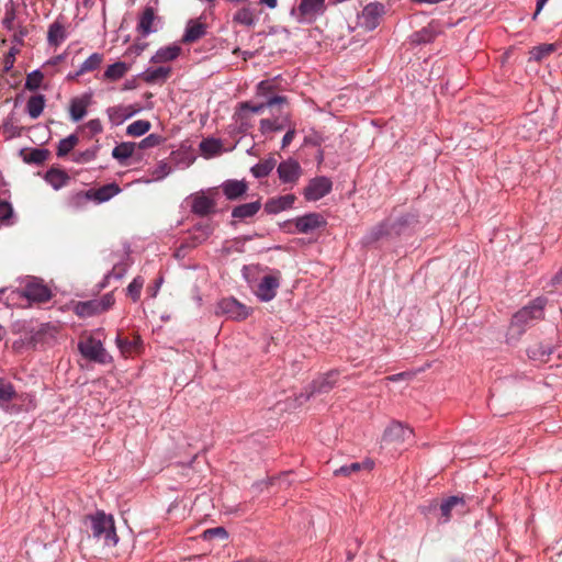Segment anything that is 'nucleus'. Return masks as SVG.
<instances>
[{"label": "nucleus", "instance_id": "obj_1", "mask_svg": "<svg viewBox=\"0 0 562 562\" xmlns=\"http://www.w3.org/2000/svg\"><path fill=\"white\" fill-rule=\"evenodd\" d=\"M83 525L87 532L95 540L101 541L104 547H115L119 537L116 533L114 518L102 510L85 516Z\"/></svg>", "mask_w": 562, "mask_h": 562}, {"label": "nucleus", "instance_id": "obj_2", "mask_svg": "<svg viewBox=\"0 0 562 562\" xmlns=\"http://www.w3.org/2000/svg\"><path fill=\"white\" fill-rule=\"evenodd\" d=\"M543 306L544 300L537 299L530 305L525 306L520 311H518L512 319V323L508 327L507 331V341L514 342L519 339V337L525 331V327L531 322L536 319H540L543 316Z\"/></svg>", "mask_w": 562, "mask_h": 562}, {"label": "nucleus", "instance_id": "obj_3", "mask_svg": "<svg viewBox=\"0 0 562 562\" xmlns=\"http://www.w3.org/2000/svg\"><path fill=\"white\" fill-rule=\"evenodd\" d=\"M78 349L82 357L90 361L101 364H105L110 361V356L103 348L102 342L91 335L81 336L78 342Z\"/></svg>", "mask_w": 562, "mask_h": 562}, {"label": "nucleus", "instance_id": "obj_4", "mask_svg": "<svg viewBox=\"0 0 562 562\" xmlns=\"http://www.w3.org/2000/svg\"><path fill=\"white\" fill-rule=\"evenodd\" d=\"M280 280L281 272L279 270H272L271 273L263 276L255 291L256 295L263 302L273 300L280 286Z\"/></svg>", "mask_w": 562, "mask_h": 562}, {"label": "nucleus", "instance_id": "obj_5", "mask_svg": "<svg viewBox=\"0 0 562 562\" xmlns=\"http://www.w3.org/2000/svg\"><path fill=\"white\" fill-rule=\"evenodd\" d=\"M326 10L325 0H301L297 10H293V14H297L300 22L311 23L315 19L323 14Z\"/></svg>", "mask_w": 562, "mask_h": 562}, {"label": "nucleus", "instance_id": "obj_6", "mask_svg": "<svg viewBox=\"0 0 562 562\" xmlns=\"http://www.w3.org/2000/svg\"><path fill=\"white\" fill-rule=\"evenodd\" d=\"M414 431L398 422H393L383 434V441L386 443L402 445L412 441Z\"/></svg>", "mask_w": 562, "mask_h": 562}, {"label": "nucleus", "instance_id": "obj_7", "mask_svg": "<svg viewBox=\"0 0 562 562\" xmlns=\"http://www.w3.org/2000/svg\"><path fill=\"white\" fill-rule=\"evenodd\" d=\"M22 295L32 302L46 303L52 299L53 293L42 281L33 279L24 285Z\"/></svg>", "mask_w": 562, "mask_h": 562}, {"label": "nucleus", "instance_id": "obj_8", "mask_svg": "<svg viewBox=\"0 0 562 562\" xmlns=\"http://www.w3.org/2000/svg\"><path fill=\"white\" fill-rule=\"evenodd\" d=\"M383 14V5L379 3H369L358 15V25L366 31L374 30Z\"/></svg>", "mask_w": 562, "mask_h": 562}, {"label": "nucleus", "instance_id": "obj_9", "mask_svg": "<svg viewBox=\"0 0 562 562\" xmlns=\"http://www.w3.org/2000/svg\"><path fill=\"white\" fill-rule=\"evenodd\" d=\"M331 190V181L326 177L312 179L304 189V196L308 201H317Z\"/></svg>", "mask_w": 562, "mask_h": 562}, {"label": "nucleus", "instance_id": "obj_10", "mask_svg": "<svg viewBox=\"0 0 562 562\" xmlns=\"http://www.w3.org/2000/svg\"><path fill=\"white\" fill-rule=\"evenodd\" d=\"M217 313L226 314L233 319H245L249 310L233 297L223 299L217 305Z\"/></svg>", "mask_w": 562, "mask_h": 562}, {"label": "nucleus", "instance_id": "obj_11", "mask_svg": "<svg viewBox=\"0 0 562 562\" xmlns=\"http://www.w3.org/2000/svg\"><path fill=\"white\" fill-rule=\"evenodd\" d=\"M277 172L283 183L294 184L302 175V168L296 160L288 159L278 165Z\"/></svg>", "mask_w": 562, "mask_h": 562}, {"label": "nucleus", "instance_id": "obj_12", "mask_svg": "<svg viewBox=\"0 0 562 562\" xmlns=\"http://www.w3.org/2000/svg\"><path fill=\"white\" fill-rule=\"evenodd\" d=\"M216 201L204 192L191 195V211L200 216H207L215 213Z\"/></svg>", "mask_w": 562, "mask_h": 562}, {"label": "nucleus", "instance_id": "obj_13", "mask_svg": "<svg viewBox=\"0 0 562 562\" xmlns=\"http://www.w3.org/2000/svg\"><path fill=\"white\" fill-rule=\"evenodd\" d=\"M299 233L308 234L326 225V221L319 213H308L294 221Z\"/></svg>", "mask_w": 562, "mask_h": 562}, {"label": "nucleus", "instance_id": "obj_14", "mask_svg": "<svg viewBox=\"0 0 562 562\" xmlns=\"http://www.w3.org/2000/svg\"><path fill=\"white\" fill-rule=\"evenodd\" d=\"M121 192V188L115 182L104 184L98 189H90L81 194L88 199L95 201L97 203H103L115 196Z\"/></svg>", "mask_w": 562, "mask_h": 562}, {"label": "nucleus", "instance_id": "obj_15", "mask_svg": "<svg viewBox=\"0 0 562 562\" xmlns=\"http://www.w3.org/2000/svg\"><path fill=\"white\" fill-rule=\"evenodd\" d=\"M92 102V95L90 93H83L79 97H75L70 100L69 114L74 122L81 121L86 114L89 105Z\"/></svg>", "mask_w": 562, "mask_h": 562}, {"label": "nucleus", "instance_id": "obj_16", "mask_svg": "<svg viewBox=\"0 0 562 562\" xmlns=\"http://www.w3.org/2000/svg\"><path fill=\"white\" fill-rule=\"evenodd\" d=\"M221 189L227 200L235 201L241 199L247 190L248 183L245 180H226L222 183Z\"/></svg>", "mask_w": 562, "mask_h": 562}, {"label": "nucleus", "instance_id": "obj_17", "mask_svg": "<svg viewBox=\"0 0 562 562\" xmlns=\"http://www.w3.org/2000/svg\"><path fill=\"white\" fill-rule=\"evenodd\" d=\"M116 345L124 357H130L140 351L143 341L138 335L127 337L119 334L116 337Z\"/></svg>", "mask_w": 562, "mask_h": 562}, {"label": "nucleus", "instance_id": "obj_18", "mask_svg": "<svg viewBox=\"0 0 562 562\" xmlns=\"http://www.w3.org/2000/svg\"><path fill=\"white\" fill-rule=\"evenodd\" d=\"M453 509H457L459 514H464L467 512L465 502L463 497L450 496L449 498L441 503L440 512L442 522H447L450 520Z\"/></svg>", "mask_w": 562, "mask_h": 562}, {"label": "nucleus", "instance_id": "obj_19", "mask_svg": "<svg viewBox=\"0 0 562 562\" xmlns=\"http://www.w3.org/2000/svg\"><path fill=\"white\" fill-rule=\"evenodd\" d=\"M294 194H285L282 196L271 198L265 204V210L269 214H277L290 209L295 202Z\"/></svg>", "mask_w": 562, "mask_h": 562}, {"label": "nucleus", "instance_id": "obj_20", "mask_svg": "<svg viewBox=\"0 0 562 562\" xmlns=\"http://www.w3.org/2000/svg\"><path fill=\"white\" fill-rule=\"evenodd\" d=\"M206 34V25L198 20H190L187 24L186 32L181 42L183 44H191Z\"/></svg>", "mask_w": 562, "mask_h": 562}, {"label": "nucleus", "instance_id": "obj_21", "mask_svg": "<svg viewBox=\"0 0 562 562\" xmlns=\"http://www.w3.org/2000/svg\"><path fill=\"white\" fill-rule=\"evenodd\" d=\"M338 372L330 371L319 379L315 380L312 384V393L311 394H323L328 393L337 383Z\"/></svg>", "mask_w": 562, "mask_h": 562}, {"label": "nucleus", "instance_id": "obj_22", "mask_svg": "<svg viewBox=\"0 0 562 562\" xmlns=\"http://www.w3.org/2000/svg\"><path fill=\"white\" fill-rule=\"evenodd\" d=\"M155 20V10L151 7H146L139 16V21L136 27L137 32L144 37L154 32L155 29L153 25Z\"/></svg>", "mask_w": 562, "mask_h": 562}, {"label": "nucleus", "instance_id": "obj_23", "mask_svg": "<svg viewBox=\"0 0 562 562\" xmlns=\"http://www.w3.org/2000/svg\"><path fill=\"white\" fill-rule=\"evenodd\" d=\"M67 37L66 26L59 21H54L47 32V42L50 46H59Z\"/></svg>", "mask_w": 562, "mask_h": 562}, {"label": "nucleus", "instance_id": "obj_24", "mask_svg": "<svg viewBox=\"0 0 562 562\" xmlns=\"http://www.w3.org/2000/svg\"><path fill=\"white\" fill-rule=\"evenodd\" d=\"M261 209L260 201H255L250 203H245L237 205L232 211V217L238 218V220H246L249 217L255 216L259 210Z\"/></svg>", "mask_w": 562, "mask_h": 562}, {"label": "nucleus", "instance_id": "obj_25", "mask_svg": "<svg viewBox=\"0 0 562 562\" xmlns=\"http://www.w3.org/2000/svg\"><path fill=\"white\" fill-rule=\"evenodd\" d=\"M391 234V225L387 221L373 226L363 237L364 244H372Z\"/></svg>", "mask_w": 562, "mask_h": 562}, {"label": "nucleus", "instance_id": "obj_26", "mask_svg": "<svg viewBox=\"0 0 562 562\" xmlns=\"http://www.w3.org/2000/svg\"><path fill=\"white\" fill-rule=\"evenodd\" d=\"M106 113H108L110 121L113 124L119 125L122 122H124L126 119L131 117L134 114V110H132L131 106L116 105V106L109 108L106 110Z\"/></svg>", "mask_w": 562, "mask_h": 562}, {"label": "nucleus", "instance_id": "obj_27", "mask_svg": "<svg viewBox=\"0 0 562 562\" xmlns=\"http://www.w3.org/2000/svg\"><path fill=\"white\" fill-rule=\"evenodd\" d=\"M373 468V462L370 460L363 462H353L347 465H342L339 469L334 471V474L337 476H350L353 473H357L361 470L370 471Z\"/></svg>", "mask_w": 562, "mask_h": 562}, {"label": "nucleus", "instance_id": "obj_28", "mask_svg": "<svg viewBox=\"0 0 562 562\" xmlns=\"http://www.w3.org/2000/svg\"><path fill=\"white\" fill-rule=\"evenodd\" d=\"M49 154V150L44 148H33L30 151H21L24 162L34 165L44 164L48 159Z\"/></svg>", "mask_w": 562, "mask_h": 562}, {"label": "nucleus", "instance_id": "obj_29", "mask_svg": "<svg viewBox=\"0 0 562 562\" xmlns=\"http://www.w3.org/2000/svg\"><path fill=\"white\" fill-rule=\"evenodd\" d=\"M257 20L255 9L244 7L239 9L233 16V22L245 26H254Z\"/></svg>", "mask_w": 562, "mask_h": 562}, {"label": "nucleus", "instance_id": "obj_30", "mask_svg": "<svg viewBox=\"0 0 562 562\" xmlns=\"http://www.w3.org/2000/svg\"><path fill=\"white\" fill-rule=\"evenodd\" d=\"M181 48L178 45L162 47L156 52L151 60L154 63H167L176 59L179 56Z\"/></svg>", "mask_w": 562, "mask_h": 562}, {"label": "nucleus", "instance_id": "obj_31", "mask_svg": "<svg viewBox=\"0 0 562 562\" xmlns=\"http://www.w3.org/2000/svg\"><path fill=\"white\" fill-rule=\"evenodd\" d=\"M171 75V68L167 66H160L157 68H149L145 72V81L148 83H156L159 81L167 80Z\"/></svg>", "mask_w": 562, "mask_h": 562}, {"label": "nucleus", "instance_id": "obj_32", "mask_svg": "<svg viewBox=\"0 0 562 562\" xmlns=\"http://www.w3.org/2000/svg\"><path fill=\"white\" fill-rule=\"evenodd\" d=\"M45 97L43 94L32 95L26 103V111L32 119H37L45 108Z\"/></svg>", "mask_w": 562, "mask_h": 562}, {"label": "nucleus", "instance_id": "obj_33", "mask_svg": "<svg viewBox=\"0 0 562 562\" xmlns=\"http://www.w3.org/2000/svg\"><path fill=\"white\" fill-rule=\"evenodd\" d=\"M552 347L549 345L543 346L542 344H535L529 346L527 353L530 359L546 362L548 357L552 353Z\"/></svg>", "mask_w": 562, "mask_h": 562}, {"label": "nucleus", "instance_id": "obj_34", "mask_svg": "<svg viewBox=\"0 0 562 562\" xmlns=\"http://www.w3.org/2000/svg\"><path fill=\"white\" fill-rule=\"evenodd\" d=\"M276 166H277V159L274 158V156H270L269 158L261 160L260 162L255 165L251 168V173L256 178H263V177H267L273 170V168Z\"/></svg>", "mask_w": 562, "mask_h": 562}, {"label": "nucleus", "instance_id": "obj_35", "mask_svg": "<svg viewBox=\"0 0 562 562\" xmlns=\"http://www.w3.org/2000/svg\"><path fill=\"white\" fill-rule=\"evenodd\" d=\"M75 313L79 317H90L100 314L97 300L78 302L75 306Z\"/></svg>", "mask_w": 562, "mask_h": 562}, {"label": "nucleus", "instance_id": "obj_36", "mask_svg": "<svg viewBox=\"0 0 562 562\" xmlns=\"http://www.w3.org/2000/svg\"><path fill=\"white\" fill-rule=\"evenodd\" d=\"M128 67L123 61H117L112 65H110L106 70L104 71V79L110 81H116L125 76L127 72Z\"/></svg>", "mask_w": 562, "mask_h": 562}, {"label": "nucleus", "instance_id": "obj_37", "mask_svg": "<svg viewBox=\"0 0 562 562\" xmlns=\"http://www.w3.org/2000/svg\"><path fill=\"white\" fill-rule=\"evenodd\" d=\"M45 179L54 189H59L68 182L69 177L61 170L50 169L46 172Z\"/></svg>", "mask_w": 562, "mask_h": 562}, {"label": "nucleus", "instance_id": "obj_38", "mask_svg": "<svg viewBox=\"0 0 562 562\" xmlns=\"http://www.w3.org/2000/svg\"><path fill=\"white\" fill-rule=\"evenodd\" d=\"M16 397L14 386L7 379L0 378V405L4 406Z\"/></svg>", "mask_w": 562, "mask_h": 562}, {"label": "nucleus", "instance_id": "obj_39", "mask_svg": "<svg viewBox=\"0 0 562 562\" xmlns=\"http://www.w3.org/2000/svg\"><path fill=\"white\" fill-rule=\"evenodd\" d=\"M103 61V55L99 53H93L89 56L80 66L79 70L76 72V77L81 76L85 72L93 71L100 67Z\"/></svg>", "mask_w": 562, "mask_h": 562}, {"label": "nucleus", "instance_id": "obj_40", "mask_svg": "<svg viewBox=\"0 0 562 562\" xmlns=\"http://www.w3.org/2000/svg\"><path fill=\"white\" fill-rule=\"evenodd\" d=\"M135 148H136L135 143H130V142L121 143L114 147V149L112 150V156H113V158L117 159L119 161H123L133 156Z\"/></svg>", "mask_w": 562, "mask_h": 562}, {"label": "nucleus", "instance_id": "obj_41", "mask_svg": "<svg viewBox=\"0 0 562 562\" xmlns=\"http://www.w3.org/2000/svg\"><path fill=\"white\" fill-rule=\"evenodd\" d=\"M150 126L149 121L137 120L127 126L126 134L132 137H138L146 134L150 130Z\"/></svg>", "mask_w": 562, "mask_h": 562}, {"label": "nucleus", "instance_id": "obj_42", "mask_svg": "<svg viewBox=\"0 0 562 562\" xmlns=\"http://www.w3.org/2000/svg\"><path fill=\"white\" fill-rule=\"evenodd\" d=\"M78 142H79V138L75 134L69 135L68 137L59 140L58 146H57V156L64 157V156L68 155L77 146Z\"/></svg>", "mask_w": 562, "mask_h": 562}, {"label": "nucleus", "instance_id": "obj_43", "mask_svg": "<svg viewBox=\"0 0 562 562\" xmlns=\"http://www.w3.org/2000/svg\"><path fill=\"white\" fill-rule=\"evenodd\" d=\"M212 232L213 227L210 223L198 224L194 227V233L192 236L194 245L201 244L204 240H206L209 236L212 234Z\"/></svg>", "mask_w": 562, "mask_h": 562}, {"label": "nucleus", "instance_id": "obj_44", "mask_svg": "<svg viewBox=\"0 0 562 562\" xmlns=\"http://www.w3.org/2000/svg\"><path fill=\"white\" fill-rule=\"evenodd\" d=\"M15 18V5L14 2L10 0L5 3V14L2 20L3 26L10 31H14L16 29Z\"/></svg>", "mask_w": 562, "mask_h": 562}, {"label": "nucleus", "instance_id": "obj_45", "mask_svg": "<svg viewBox=\"0 0 562 562\" xmlns=\"http://www.w3.org/2000/svg\"><path fill=\"white\" fill-rule=\"evenodd\" d=\"M554 50H555L554 44H542V45L536 46L530 50V59L540 61L544 57L551 55Z\"/></svg>", "mask_w": 562, "mask_h": 562}, {"label": "nucleus", "instance_id": "obj_46", "mask_svg": "<svg viewBox=\"0 0 562 562\" xmlns=\"http://www.w3.org/2000/svg\"><path fill=\"white\" fill-rule=\"evenodd\" d=\"M202 538L204 540H207V541H212V540H215V539L218 540V541H225L228 538V533H227L225 528H223V527H215V528H211V529L205 530L202 533Z\"/></svg>", "mask_w": 562, "mask_h": 562}, {"label": "nucleus", "instance_id": "obj_47", "mask_svg": "<svg viewBox=\"0 0 562 562\" xmlns=\"http://www.w3.org/2000/svg\"><path fill=\"white\" fill-rule=\"evenodd\" d=\"M221 143L213 138L204 139L200 144L202 153L206 156L217 155L221 151Z\"/></svg>", "mask_w": 562, "mask_h": 562}, {"label": "nucleus", "instance_id": "obj_48", "mask_svg": "<svg viewBox=\"0 0 562 562\" xmlns=\"http://www.w3.org/2000/svg\"><path fill=\"white\" fill-rule=\"evenodd\" d=\"M145 280L142 277H136L127 286V295L136 302L140 297V292L144 286Z\"/></svg>", "mask_w": 562, "mask_h": 562}, {"label": "nucleus", "instance_id": "obj_49", "mask_svg": "<svg viewBox=\"0 0 562 562\" xmlns=\"http://www.w3.org/2000/svg\"><path fill=\"white\" fill-rule=\"evenodd\" d=\"M43 78L44 76L40 70H35L29 74L25 81V89L31 91L38 89L43 81Z\"/></svg>", "mask_w": 562, "mask_h": 562}, {"label": "nucleus", "instance_id": "obj_50", "mask_svg": "<svg viewBox=\"0 0 562 562\" xmlns=\"http://www.w3.org/2000/svg\"><path fill=\"white\" fill-rule=\"evenodd\" d=\"M434 37H435V33L429 27H425V29L420 30L419 32L414 33L412 36L413 42L416 44L429 43L434 40Z\"/></svg>", "mask_w": 562, "mask_h": 562}, {"label": "nucleus", "instance_id": "obj_51", "mask_svg": "<svg viewBox=\"0 0 562 562\" xmlns=\"http://www.w3.org/2000/svg\"><path fill=\"white\" fill-rule=\"evenodd\" d=\"M98 148H90L81 153H76L74 160L78 164H85L93 160L97 157Z\"/></svg>", "mask_w": 562, "mask_h": 562}, {"label": "nucleus", "instance_id": "obj_52", "mask_svg": "<svg viewBox=\"0 0 562 562\" xmlns=\"http://www.w3.org/2000/svg\"><path fill=\"white\" fill-rule=\"evenodd\" d=\"M161 142H162L161 136H159L157 134H150L147 137H145L144 139H142L136 146L142 149L150 148V147L158 146Z\"/></svg>", "mask_w": 562, "mask_h": 562}, {"label": "nucleus", "instance_id": "obj_53", "mask_svg": "<svg viewBox=\"0 0 562 562\" xmlns=\"http://www.w3.org/2000/svg\"><path fill=\"white\" fill-rule=\"evenodd\" d=\"M115 302L114 295L112 292L104 294L100 300H97L98 307L100 313L108 311L113 306Z\"/></svg>", "mask_w": 562, "mask_h": 562}, {"label": "nucleus", "instance_id": "obj_54", "mask_svg": "<svg viewBox=\"0 0 562 562\" xmlns=\"http://www.w3.org/2000/svg\"><path fill=\"white\" fill-rule=\"evenodd\" d=\"M283 125L280 124L277 120L265 119L260 121V130L262 133L272 132V131H281Z\"/></svg>", "mask_w": 562, "mask_h": 562}, {"label": "nucleus", "instance_id": "obj_55", "mask_svg": "<svg viewBox=\"0 0 562 562\" xmlns=\"http://www.w3.org/2000/svg\"><path fill=\"white\" fill-rule=\"evenodd\" d=\"M171 168L168 164L166 162H160L157 168L151 172V176L156 179V180H161L164 179L166 176L169 175Z\"/></svg>", "mask_w": 562, "mask_h": 562}, {"label": "nucleus", "instance_id": "obj_56", "mask_svg": "<svg viewBox=\"0 0 562 562\" xmlns=\"http://www.w3.org/2000/svg\"><path fill=\"white\" fill-rule=\"evenodd\" d=\"M12 215V206L9 202L0 201V221H5Z\"/></svg>", "mask_w": 562, "mask_h": 562}, {"label": "nucleus", "instance_id": "obj_57", "mask_svg": "<svg viewBox=\"0 0 562 562\" xmlns=\"http://www.w3.org/2000/svg\"><path fill=\"white\" fill-rule=\"evenodd\" d=\"M550 292L562 293V270L552 279Z\"/></svg>", "mask_w": 562, "mask_h": 562}, {"label": "nucleus", "instance_id": "obj_58", "mask_svg": "<svg viewBox=\"0 0 562 562\" xmlns=\"http://www.w3.org/2000/svg\"><path fill=\"white\" fill-rule=\"evenodd\" d=\"M87 127L92 134H99L102 132L103 127L99 119L90 120L87 123Z\"/></svg>", "mask_w": 562, "mask_h": 562}, {"label": "nucleus", "instance_id": "obj_59", "mask_svg": "<svg viewBox=\"0 0 562 562\" xmlns=\"http://www.w3.org/2000/svg\"><path fill=\"white\" fill-rule=\"evenodd\" d=\"M16 31L13 34V41L22 44L24 36L27 35L29 31L25 26H16Z\"/></svg>", "mask_w": 562, "mask_h": 562}, {"label": "nucleus", "instance_id": "obj_60", "mask_svg": "<svg viewBox=\"0 0 562 562\" xmlns=\"http://www.w3.org/2000/svg\"><path fill=\"white\" fill-rule=\"evenodd\" d=\"M266 103H261V104H258V105H251L249 104L248 102H245L241 104V108L243 109H247L254 113H260L265 108H266Z\"/></svg>", "mask_w": 562, "mask_h": 562}, {"label": "nucleus", "instance_id": "obj_61", "mask_svg": "<svg viewBox=\"0 0 562 562\" xmlns=\"http://www.w3.org/2000/svg\"><path fill=\"white\" fill-rule=\"evenodd\" d=\"M125 273V268L121 266H115L112 271L106 276V278H116L120 279Z\"/></svg>", "mask_w": 562, "mask_h": 562}, {"label": "nucleus", "instance_id": "obj_62", "mask_svg": "<svg viewBox=\"0 0 562 562\" xmlns=\"http://www.w3.org/2000/svg\"><path fill=\"white\" fill-rule=\"evenodd\" d=\"M294 135H295V131L294 130H290L285 133V135L283 136L282 138V148L286 147L290 145V143L293 140L294 138Z\"/></svg>", "mask_w": 562, "mask_h": 562}, {"label": "nucleus", "instance_id": "obj_63", "mask_svg": "<svg viewBox=\"0 0 562 562\" xmlns=\"http://www.w3.org/2000/svg\"><path fill=\"white\" fill-rule=\"evenodd\" d=\"M285 101V98L284 97H281V95H277V97H273V98H270L266 105L267 106H273L274 104H279V103H282Z\"/></svg>", "mask_w": 562, "mask_h": 562}, {"label": "nucleus", "instance_id": "obj_64", "mask_svg": "<svg viewBox=\"0 0 562 562\" xmlns=\"http://www.w3.org/2000/svg\"><path fill=\"white\" fill-rule=\"evenodd\" d=\"M14 55H7L4 58V69L8 71L13 67L14 64Z\"/></svg>", "mask_w": 562, "mask_h": 562}]
</instances>
